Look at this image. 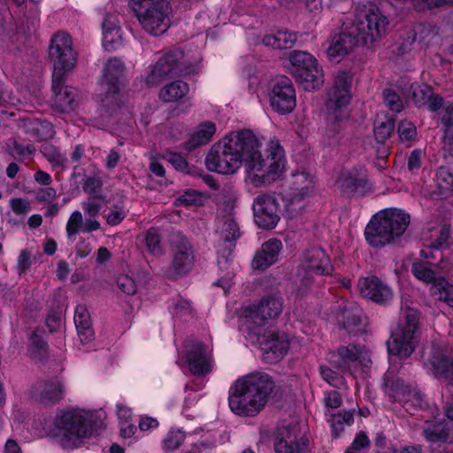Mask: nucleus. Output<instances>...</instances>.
<instances>
[{"label":"nucleus","mask_w":453,"mask_h":453,"mask_svg":"<svg viewBox=\"0 0 453 453\" xmlns=\"http://www.w3.org/2000/svg\"><path fill=\"white\" fill-rule=\"evenodd\" d=\"M255 135L250 130L231 133L212 145L205 157L206 167L220 174H233L245 165V184L250 192L255 188Z\"/></svg>","instance_id":"nucleus-1"},{"label":"nucleus","mask_w":453,"mask_h":453,"mask_svg":"<svg viewBox=\"0 0 453 453\" xmlns=\"http://www.w3.org/2000/svg\"><path fill=\"white\" fill-rule=\"evenodd\" d=\"M95 411L81 407H69L57 411L52 426L45 428L44 418L34 422L35 434H47L53 438L63 449H74L83 446L93 434Z\"/></svg>","instance_id":"nucleus-2"},{"label":"nucleus","mask_w":453,"mask_h":453,"mask_svg":"<svg viewBox=\"0 0 453 453\" xmlns=\"http://www.w3.org/2000/svg\"><path fill=\"white\" fill-rule=\"evenodd\" d=\"M50 57L53 62V104L62 112L74 111L79 103L78 90L73 87L64 86L65 74L73 70L76 64L75 53L68 34L58 33L53 36L50 47Z\"/></svg>","instance_id":"nucleus-3"},{"label":"nucleus","mask_w":453,"mask_h":453,"mask_svg":"<svg viewBox=\"0 0 453 453\" xmlns=\"http://www.w3.org/2000/svg\"><path fill=\"white\" fill-rule=\"evenodd\" d=\"M410 222V215L403 210L390 208L380 211L366 226L365 239L372 247H384L402 236Z\"/></svg>","instance_id":"nucleus-4"},{"label":"nucleus","mask_w":453,"mask_h":453,"mask_svg":"<svg viewBox=\"0 0 453 453\" xmlns=\"http://www.w3.org/2000/svg\"><path fill=\"white\" fill-rule=\"evenodd\" d=\"M215 234L217 236L218 265L222 276L214 284L221 287L226 293L235 274V266L231 256L235 241L240 236L239 226L231 217L219 219Z\"/></svg>","instance_id":"nucleus-5"},{"label":"nucleus","mask_w":453,"mask_h":453,"mask_svg":"<svg viewBox=\"0 0 453 453\" xmlns=\"http://www.w3.org/2000/svg\"><path fill=\"white\" fill-rule=\"evenodd\" d=\"M257 187L268 186L280 180L286 171L283 148L274 138H257Z\"/></svg>","instance_id":"nucleus-6"},{"label":"nucleus","mask_w":453,"mask_h":453,"mask_svg":"<svg viewBox=\"0 0 453 453\" xmlns=\"http://www.w3.org/2000/svg\"><path fill=\"white\" fill-rule=\"evenodd\" d=\"M388 24V18L379 10L363 6L356 10L349 26L360 45L370 48L386 35Z\"/></svg>","instance_id":"nucleus-7"},{"label":"nucleus","mask_w":453,"mask_h":453,"mask_svg":"<svg viewBox=\"0 0 453 453\" xmlns=\"http://www.w3.org/2000/svg\"><path fill=\"white\" fill-rule=\"evenodd\" d=\"M332 269L329 257L324 250L316 247L306 250L296 271V296L302 297L310 292L315 275L329 274Z\"/></svg>","instance_id":"nucleus-8"},{"label":"nucleus","mask_w":453,"mask_h":453,"mask_svg":"<svg viewBox=\"0 0 453 453\" xmlns=\"http://www.w3.org/2000/svg\"><path fill=\"white\" fill-rule=\"evenodd\" d=\"M125 77L126 67L121 60L112 58L104 65L99 81L101 104L110 115L117 114L121 110L119 88Z\"/></svg>","instance_id":"nucleus-9"},{"label":"nucleus","mask_w":453,"mask_h":453,"mask_svg":"<svg viewBox=\"0 0 453 453\" xmlns=\"http://www.w3.org/2000/svg\"><path fill=\"white\" fill-rule=\"evenodd\" d=\"M177 364L196 376H204L214 367L213 348L204 342H178Z\"/></svg>","instance_id":"nucleus-10"},{"label":"nucleus","mask_w":453,"mask_h":453,"mask_svg":"<svg viewBox=\"0 0 453 453\" xmlns=\"http://www.w3.org/2000/svg\"><path fill=\"white\" fill-rule=\"evenodd\" d=\"M142 29L158 36L165 34L171 25L169 1L129 3Z\"/></svg>","instance_id":"nucleus-11"},{"label":"nucleus","mask_w":453,"mask_h":453,"mask_svg":"<svg viewBox=\"0 0 453 453\" xmlns=\"http://www.w3.org/2000/svg\"><path fill=\"white\" fill-rule=\"evenodd\" d=\"M198 72L197 66H188L185 56L180 50H173L163 55L150 66L146 82L150 86L160 83L166 78L187 76Z\"/></svg>","instance_id":"nucleus-12"},{"label":"nucleus","mask_w":453,"mask_h":453,"mask_svg":"<svg viewBox=\"0 0 453 453\" xmlns=\"http://www.w3.org/2000/svg\"><path fill=\"white\" fill-rule=\"evenodd\" d=\"M228 406L239 417H251L255 411V374L243 375L228 390Z\"/></svg>","instance_id":"nucleus-13"},{"label":"nucleus","mask_w":453,"mask_h":453,"mask_svg":"<svg viewBox=\"0 0 453 453\" xmlns=\"http://www.w3.org/2000/svg\"><path fill=\"white\" fill-rule=\"evenodd\" d=\"M314 191V177L309 173L292 174L290 192L284 197L285 212L288 218L299 215L304 208L303 200Z\"/></svg>","instance_id":"nucleus-14"},{"label":"nucleus","mask_w":453,"mask_h":453,"mask_svg":"<svg viewBox=\"0 0 453 453\" xmlns=\"http://www.w3.org/2000/svg\"><path fill=\"white\" fill-rule=\"evenodd\" d=\"M352 78L349 72L339 71L335 73L333 85L327 92L326 111L334 119H339L337 114L350 101Z\"/></svg>","instance_id":"nucleus-15"},{"label":"nucleus","mask_w":453,"mask_h":453,"mask_svg":"<svg viewBox=\"0 0 453 453\" xmlns=\"http://www.w3.org/2000/svg\"><path fill=\"white\" fill-rule=\"evenodd\" d=\"M268 95L272 108L280 114L289 113L296 107V90L292 81L286 76L273 81Z\"/></svg>","instance_id":"nucleus-16"},{"label":"nucleus","mask_w":453,"mask_h":453,"mask_svg":"<svg viewBox=\"0 0 453 453\" xmlns=\"http://www.w3.org/2000/svg\"><path fill=\"white\" fill-rule=\"evenodd\" d=\"M424 349L422 360L427 373L438 379L453 378V361L449 360L443 350L435 348L434 342H428Z\"/></svg>","instance_id":"nucleus-17"},{"label":"nucleus","mask_w":453,"mask_h":453,"mask_svg":"<svg viewBox=\"0 0 453 453\" xmlns=\"http://www.w3.org/2000/svg\"><path fill=\"white\" fill-rule=\"evenodd\" d=\"M173 261L169 277H174L188 273L193 265V250L188 239L180 234L172 239Z\"/></svg>","instance_id":"nucleus-18"},{"label":"nucleus","mask_w":453,"mask_h":453,"mask_svg":"<svg viewBox=\"0 0 453 453\" xmlns=\"http://www.w3.org/2000/svg\"><path fill=\"white\" fill-rule=\"evenodd\" d=\"M419 319L417 310L408 305L401 307V314L396 322L391 325L393 340H413L420 336Z\"/></svg>","instance_id":"nucleus-19"},{"label":"nucleus","mask_w":453,"mask_h":453,"mask_svg":"<svg viewBox=\"0 0 453 453\" xmlns=\"http://www.w3.org/2000/svg\"><path fill=\"white\" fill-rule=\"evenodd\" d=\"M257 226L273 229L280 221V204L273 194H262L257 198Z\"/></svg>","instance_id":"nucleus-20"},{"label":"nucleus","mask_w":453,"mask_h":453,"mask_svg":"<svg viewBox=\"0 0 453 453\" xmlns=\"http://www.w3.org/2000/svg\"><path fill=\"white\" fill-rule=\"evenodd\" d=\"M307 448V439L301 435L296 426L279 429L274 441L275 453H303Z\"/></svg>","instance_id":"nucleus-21"},{"label":"nucleus","mask_w":453,"mask_h":453,"mask_svg":"<svg viewBox=\"0 0 453 453\" xmlns=\"http://www.w3.org/2000/svg\"><path fill=\"white\" fill-rule=\"evenodd\" d=\"M335 187L346 196L364 195L369 189L365 173L356 168L342 171Z\"/></svg>","instance_id":"nucleus-22"},{"label":"nucleus","mask_w":453,"mask_h":453,"mask_svg":"<svg viewBox=\"0 0 453 453\" xmlns=\"http://www.w3.org/2000/svg\"><path fill=\"white\" fill-rule=\"evenodd\" d=\"M453 194V174L446 167L441 166L434 171L427 187L426 196L435 201L444 200Z\"/></svg>","instance_id":"nucleus-23"},{"label":"nucleus","mask_w":453,"mask_h":453,"mask_svg":"<svg viewBox=\"0 0 453 453\" xmlns=\"http://www.w3.org/2000/svg\"><path fill=\"white\" fill-rule=\"evenodd\" d=\"M358 45L360 42L347 24L341 34L333 37L326 56L329 60L339 62Z\"/></svg>","instance_id":"nucleus-24"},{"label":"nucleus","mask_w":453,"mask_h":453,"mask_svg":"<svg viewBox=\"0 0 453 453\" xmlns=\"http://www.w3.org/2000/svg\"><path fill=\"white\" fill-rule=\"evenodd\" d=\"M339 323L342 324V330L347 332L349 337H363L368 335V330L361 321V311L358 307L349 304L344 306L337 316Z\"/></svg>","instance_id":"nucleus-25"},{"label":"nucleus","mask_w":453,"mask_h":453,"mask_svg":"<svg viewBox=\"0 0 453 453\" xmlns=\"http://www.w3.org/2000/svg\"><path fill=\"white\" fill-rule=\"evenodd\" d=\"M358 288L363 296L378 303H386L392 300V289L377 277L361 279Z\"/></svg>","instance_id":"nucleus-26"},{"label":"nucleus","mask_w":453,"mask_h":453,"mask_svg":"<svg viewBox=\"0 0 453 453\" xmlns=\"http://www.w3.org/2000/svg\"><path fill=\"white\" fill-rule=\"evenodd\" d=\"M298 35L287 29L271 30L261 38V43L273 49H291L297 42Z\"/></svg>","instance_id":"nucleus-27"},{"label":"nucleus","mask_w":453,"mask_h":453,"mask_svg":"<svg viewBox=\"0 0 453 453\" xmlns=\"http://www.w3.org/2000/svg\"><path fill=\"white\" fill-rule=\"evenodd\" d=\"M103 45L107 50H113L121 41L120 26L116 13H107L102 23Z\"/></svg>","instance_id":"nucleus-28"},{"label":"nucleus","mask_w":453,"mask_h":453,"mask_svg":"<svg viewBox=\"0 0 453 453\" xmlns=\"http://www.w3.org/2000/svg\"><path fill=\"white\" fill-rule=\"evenodd\" d=\"M282 311V302L274 295H268L260 299L257 304V325L273 320Z\"/></svg>","instance_id":"nucleus-29"},{"label":"nucleus","mask_w":453,"mask_h":453,"mask_svg":"<svg viewBox=\"0 0 453 453\" xmlns=\"http://www.w3.org/2000/svg\"><path fill=\"white\" fill-rule=\"evenodd\" d=\"M35 390L37 399L44 404H54L64 396V386L58 380L39 383Z\"/></svg>","instance_id":"nucleus-30"},{"label":"nucleus","mask_w":453,"mask_h":453,"mask_svg":"<svg viewBox=\"0 0 453 453\" xmlns=\"http://www.w3.org/2000/svg\"><path fill=\"white\" fill-rule=\"evenodd\" d=\"M296 81L307 91L319 89L324 82V71L318 63L303 73H296Z\"/></svg>","instance_id":"nucleus-31"},{"label":"nucleus","mask_w":453,"mask_h":453,"mask_svg":"<svg viewBox=\"0 0 453 453\" xmlns=\"http://www.w3.org/2000/svg\"><path fill=\"white\" fill-rule=\"evenodd\" d=\"M277 395L278 390L271 378L265 373H257V411L274 401Z\"/></svg>","instance_id":"nucleus-32"},{"label":"nucleus","mask_w":453,"mask_h":453,"mask_svg":"<svg viewBox=\"0 0 453 453\" xmlns=\"http://www.w3.org/2000/svg\"><path fill=\"white\" fill-rule=\"evenodd\" d=\"M281 249L282 243L278 239H271L265 242L257 256V269L265 270L276 263Z\"/></svg>","instance_id":"nucleus-33"},{"label":"nucleus","mask_w":453,"mask_h":453,"mask_svg":"<svg viewBox=\"0 0 453 453\" xmlns=\"http://www.w3.org/2000/svg\"><path fill=\"white\" fill-rule=\"evenodd\" d=\"M287 60L294 76H296V73H303L319 63L311 53L303 50L290 51L287 55Z\"/></svg>","instance_id":"nucleus-34"},{"label":"nucleus","mask_w":453,"mask_h":453,"mask_svg":"<svg viewBox=\"0 0 453 453\" xmlns=\"http://www.w3.org/2000/svg\"><path fill=\"white\" fill-rule=\"evenodd\" d=\"M188 91L189 86L188 83L181 81H175L162 88L159 97L164 102L174 103L183 98Z\"/></svg>","instance_id":"nucleus-35"},{"label":"nucleus","mask_w":453,"mask_h":453,"mask_svg":"<svg viewBox=\"0 0 453 453\" xmlns=\"http://www.w3.org/2000/svg\"><path fill=\"white\" fill-rule=\"evenodd\" d=\"M73 319L79 337L88 339L94 335L91 328L90 315L84 304L77 305Z\"/></svg>","instance_id":"nucleus-36"},{"label":"nucleus","mask_w":453,"mask_h":453,"mask_svg":"<svg viewBox=\"0 0 453 453\" xmlns=\"http://www.w3.org/2000/svg\"><path fill=\"white\" fill-rule=\"evenodd\" d=\"M288 342H262L263 359L267 363H275L281 359L288 349Z\"/></svg>","instance_id":"nucleus-37"},{"label":"nucleus","mask_w":453,"mask_h":453,"mask_svg":"<svg viewBox=\"0 0 453 453\" xmlns=\"http://www.w3.org/2000/svg\"><path fill=\"white\" fill-rule=\"evenodd\" d=\"M338 352L345 364L356 363L357 365L367 366L371 362L366 351L359 350L352 344H349L347 348H341Z\"/></svg>","instance_id":"nucleus-38"},{"label":"nucleus","mask_w":453,"mask_h":453,"mask_svg":"<svg viewBox=\"0 0 453 453\" xmlns=\"http://www.w3.org/2000/svg\"><path fill=\"white\" fill-rule=\"evenodd\" d=\"M431 294L438 296L440 301L453 307V284L449 283L444 277H438L431 287Z\"/></svg>","instance_id":"nucleus-39"},{"label":"nucleus","mask_w":453,"mask_h":453,"mask_svg":"<svg viewBox=\"0 0 453 453\" xmlns=\"http://www.w3.org/2000/svg\"><path fill=\"white\" fill-rule=\"evenodd\" d=\"M395 128V121L392 118L378 116L374 122V136L378 142L384 143L391 135Z\"/></svg>","instance_id":"nucleus-40"},{"label":"nucleus","mask_w":453,"mask_h":453,"mask_svg":"<svg viewBox=\"0 0 453 453\" xmlns=\"http://www.w3.org/2000/svg\"><path fill=\"white\" fill-rule=\"evenodd\" d=\"M450 430L449 423L429 424L425 428L424 434L430 442L447 441L449 440Z\"/></svg>","instance_id":"nucleus-41"},{"label":"nucleus","mask_w":453,"mask_h":453,"mask_svg":"<svg viewBox=\"0 0 453 453\" xmlns=\"http://www.w3.org/2000/svg\"><path fill=\"white\" fill-rule=\"evenodd\" d=\"M216 132V127L212 122L206 121L200 124L190 138L193 146H200L208 143Z\"/></svg>","instance_id":"nucleus-42"},{"label":"nucleus","mask_w":453,"mask_h":453,"mask_svg":"<svg viewBox=\"0 0 453 453\" xmlns=\"http://www.w3.org/2000/svg\"><path fill=\"white\" fill-rule=\"evenodd\" d=\"M413 342H387V349L389 358L398 357L406 358L413 352Z\"/></svg>","instance_id":"nucleus-43"},{"label":"nucleus","mask_w":453,"mask_h":453,"mask_svg":"<svg viewBox=\"0 0 453 453\" xmlns=\"http://www.w3.org/2000/svg\"><path fill=\"white\" fill-rule=\"evenodd\" d=\"M334 437L340 436L346 426H349L353 422V414L349 411L338 412L332 414L328 420Z\"/></svg>","instance_id":"nucleus-44"},{"label":"nucleus","mask_w":453,"mask_h":453,"mask_svg":"<svg viewBox=\"0 0 453 453\" xmlns=\"http://www.w3.org/2000/svg\"><path fill=\"white\" fill-rule=\"evenodd\" d=\"M185 433L181 429H171L163 441V449L165 451L177 449L185 440Z\"/></svg>","instance_id":"nucleus-45"},{"label":"nucleus","mask_w":453,"mask_h":453,"mask_svg":"<svg viewBox=\"0 0 453 453\" xmlns=\"http://www.w3.org/2000/svg\"><path fill=\"white\" fill-rule=\"evenodd\" d=\"M411 273L418 280H422L425 283H432V285L437 279L434 276V272L421 261L414 262L412 264Z\"/></svg>","instance_id":"nucleus-46"},{"label":"nucleus","mask_w":453,"mask_h":453,"mask_svg":"<svg viewBox=\"0 0 453 453\" xmlns=\"http://www.w3.org/2000/svg\"><path fill=\"white\" fill-rule=\"evenodd\" d=\"M239 327L242 331L249 332V336H253V329L255 327V311L250 307H246L240 311Z\"/></svg>","instance_id":"nucleus-47"},{"label":"nucleus","mask_w":453,"mask_h":453,"mask_svg":"<svg viewBox=\"0 0 453 453\" xmlns=\"http://www.w3.org/2000/svg\"><path fill=\"white\" fill-rule=\"evenodd\" d=\"M145 242L147 250L150 254L156 257L163 254L160 236L157 229L150 228L148 230L145 236Z\"/></svg>","instance_id":"nucleus-48"},{"label":"nucleus","mask_w":453,"mask_h":453,"mask_svg":"<svg viewBox=\"0 0 453 453\" xmlns=\"http://www.w3.org/2000/svg\"><path fill=\"white\" fill-rule=\"evenodd\" d=\"M399 139L403 142L411 144L417 136V129L414 124L408 120H403L398 125Z\"/></svg>","instance_id":"nucleus-49"},{"label":"nucleus","mask_w":453,"mask_h":453,"mask_svg":"<svg viewBox=\"0 0 453 453\" xmlns=\"http://www.w3.org/2000/svg\"><path fill=\"white\" fill-rule=\"evenodd\" d=\"M415 39L429 42L438 35V29L431 24H420L414 29Z\"/></svg>","instance_id":"nucleus-50"},{"label":"nucleus","mask_w":453,"mask_h":453,"mask_svg":"<svg viewBox=\"0 0 453 453\" xmlns=\"http://www.w3.org/2000/svg\"><path fill=\"white\" fill-rule=\"evenodd\" d=\"M83 217L80 211H74L69 217L66 224V234L68 237L82 232Z\"/></svg>","instance_id":"nucleus-51"},{"label":"nucleus","mask_w":453,"mask_h":453,"mask_svg":"<svg viewBox=\"0 0 453 453\" xmlns=\"http://www.w3.org/2000/svg\"><path fill=\"white\" fill-rule=\"evenodd\" d=\"M432 94V88L426 84H422L413 90L412 100L418 107H421L426 104Z\"/></svg>","instance_id":"nucleus-52"},{"label":"nucleus","mask_w":453,"mask_h":453,"mask_svg":"<svg viewBox=\"0 0 453 453\" xmlns=\"http://www.w3.org/2000/svg\"><path fill=\"white\" fill-rule=\"evenodd\" d=\"M102 202H103L102 196H89L87 201H84L81 203V206H82L83 211H85V213L88 216H89L91 218H95L100 212V210L102 207Z\"/></svg>","instance_id":"nucleus-53"},{"label":"nucleus","mask_w":453,"mask_h":453,"mask_svg":"<svg viewBox=\"0 0 453 453\" xmlns=\"http://www.w3.org/2000/svg\"><path fill=\"white\" fill-rule=\"evenodd\" d=\"M384 101L390 111L400 112L403 109V104L400 96L392 89H385L383 92Z\"/></svg>","instance_id":"nucleus-54"},{"label":"nucleus","mask_w":453,"mask_h":453,"mask_svg":"<svg viewBox=\"0 0 453 453\" xmlns=\"http://www.w3.org/2000/svg\"><path fill=\"white\" fill-rule=\"evenodd\" d=\"M44 157L53 165H61L65 163V158L60 153L59 150L50 144H45L42 148Z\"/></svg>","instance_id":"nucleus-55"},{"label":"nucleus","mask_w":453,"mask_h":453,"mask_svg":"<svg viewBox=\"0 0 453 453\" xmlns=\"http://www.w3.org/2000/svg\"><path fill=\"white\" fill-rule=\"evenodd\" d=\"M444 126V134L442 137V149L447 152H451L453 150V121L449 119H441Z\"/></svg>","instance_id":"nucleus-56"},{"label":"nucleus","mask_w":453,"mask_h":453,"mask_svg":"<svg viewBox=\"0 0 453 453\" xmlns=\"http://www.w3.org/2000/svg\"><path fill=\"white\" fill-rule=\"evenodd\" d=\"M117 287L127 296L134 295L137 292L136 282L128 275H120L117 278Z\"/></svg>","instance_id":"nucleus-57"},{"label":"nucleus","mask_w":453,"mask_h":453,"mask_svg":"<svg viewBox=\"0 0 453 453\" xmlns=\"http://www.w3.org/2000/svg\"><path fill=\"white\" fill-rule=\"evenodd\" d=\"M321 376L332 387L341 388L345 384L343 377L328 367H321Z\"/></svg>","instance_id":"nucleus-58"},{"label":"nucleus","mask_w":453,"mask_h":453,"mask_svg":"<svg viewBox=\"0 0 453 453\" xmlns=\"http://www.w3.org/2000/svg\"><path fill=\"white\" fill-rule=\"evenodd\" d=\"M10 206L17 215H25L31 210L30 203L23 198H12L10 201Z\"/></svg>","instance_id":"nucleus-59"},{"label":"nucleus","mask_w":453,"mask_h":453,"mask_svg":"<svg viewBox=\"0 0 453 453\" xmlns=\"http://www.w3.org/2000/svg\"><path fill=\"white\" fill-rule=\"evenodd\" d=\"M127 216L122 206H115L106 216V221L111 226L119 225Z\"/></svg>","instance_id":"nucleus-60"},{"label":"nucleus","mask_w":453,"mask_h":453,"mask_svg":"<svg viewBox=\"0 0 453 453\" xmlns=\"http://www.w3.org/2000/svg\"><path fill=\"white\" fill-rule=\"evenodd\" d=\"M173 309L174 315L179 317H183L192 312L190 303L182 298H178L173 302Z\"/></svg>","instance_id":"nucleus-61"},{"label":"nucleus","mask_w":453,"mask_h":453,"mask_svg":"<svg viewBox=\"0 0 453 453\" xmlns=\"http://www.w3.org/2000/svg\"><path fill=\"white\" fill-rule=\"evenodd\" d=\"M28 351L33 358H42L47 353L46 342H30Z\"/></svg>","instance_id":"nucleus-62"},{"label":"nucleus","mask_w":453,"mask_h":453,"mask_svg":"<svg viewBox=\"0 0 453 453\" xmlns=\"http://www.w3.org/2000/svg\"><path fill=\"white\" fill-rule=\"evenodd\" d=\"M83 190L88 195H94L100 191L102 188V181L96 177H88L83 183Z\"/></svg>","instance_id":"nucleus-63"},{"label":"nucleus","mask_w":453,"mask_h":453,"mask_svg":"<svg viewBox=\"0 0 453 453\" xmlns=\"http://www.w3.org/2000/svg\"><path fill=\"white\" fill-rule=\"evenodd\" d=\"M215 447V441H211L210 442L204 443H196L191 447L184 449L181 453H210L211 449Z\"/></svg>","instance_id":"nucleus-64"}]
</instances>
